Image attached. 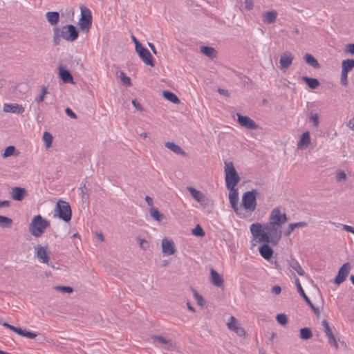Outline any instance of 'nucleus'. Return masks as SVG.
I'll use <instances>...</instances> for the list:
<instances>
[{
  "label": "nucleus",
  "mask_w": 354,
  "mask_h": 354,
  "mask_svg": "<svg viewBox=\"0 0 354 354\" xmlns=\"http://www.w3.org/2000/svg\"><path fill=\"white\" fill-rule=\"evenodd\" d=\"M60 39H61V37L59 35L58 27H55L53 28V40L54 46H57L59 44Z\"/></svg>",
  "instance_id": "44"
},
{
  "label": "nucleus",
  "mask_w": 354,
  "mask_h": 354,
  "mask_svg": "<svg viewBox=\"0 0 354 354\" xmlns=\"http://www.w3.org/2000/svg\"><path fill=\"white\" fill-rule=\"evenodd\" d=\"M201 52L211 59L215 58L217 56V51L212 47L202 46Z\"/></svg>",
  "instance_id": "28"
},
{
  "label": "nucleus",
  "mask_w": 354,
  "mask_h": 354,
  "mask_svg": "<svg viewBox=\"0 0 354 354\" xmlns=\"http://www.w3.org/2000/svg\"><path fill=\"white\" fill-rule=\"evenodd\" d=\"M258 194L257 189L246 192L242 196V205L244 209L250 212L254 211L257 206L256 196Z\"/></svg>",
  "instance_id": "6"
},
{
  "label": "nucleus",
  "mask_w": 354,
  "mask_h": 354,
  "mask_svg": "<svg viewBox=\"0 0 354 354\" xmlns=\"http://www.w3.org/2000/svg\"><path fill=\"white\" fill-rule=\"evenodd\" d=\"M54 289L63 293H72L73 292V289L71 286H56L54 287Z\"/></svg>",
  "instance_id": "41"
},
{
  "label": "nucleus",
  "mask_w": 354,
  "mask_h": 354,
  "mask_svg": "<svg viewBox=\"0 0 354 354\" xmlns=\"http://www.w3.org/2000/svg\"><path fill=\"white\" fill-rule=\"evenodd\" d=\"M154 341H157L159 343L165 345V348L167 350H173L175 347V344L171 339H167L160 335H155L153 337Z\"/></svg>",
  "instance_id": "22"
},
{
  "label": "nucleus",
  "mask_w": 354,
  "mask_h": 354,
  "mask_svg": "<svg viewBox=\"0 0 354 354\" xmlns=\"http://www.w3.org/2000/svg\"><path fill=\"white\" fill-rule=\"evenodd\" d=\"M137 241H138V243H139L140 247L142 249H143L145 250H147L149 249V244L147 240H145L144 239H141V238H138Z\"/></svg>",
  "instance_id": "48"
},
{
  "label": "nucleus",
  "mask_w": 354,
  "mask_h": 354,
  "mask_svg": "<svg viewBox=\"0 0 354 354\" xmlns=\"http://www.w3.org/2000/svg\"><path fill=\"white\" fill-rule=\"evenodd\" d=\"M210 278L212 283L216 287H222L223 285V279L220 274L214 270L213 268L210 270Z\"/></svg>",
  "instance_id": "20"
},
{
  "label": "nucleus",
  "mask_w": 354,
  "mask_h": 354,
  "mask_svg": "<svg viewBox=\"0 0 354 354\" xmlns=\"http://www.w3.org/2000/svg\"><path fill=\"white\" fill-rule=\"evenodd\" d=\"M16 151L17 150L14 146H8L6 148L2 156L6 158L11 156H18L19 153Z\"/></svg>",
  "instance_id": "35"
},
{
  "label": "nucleus",
  "mask_w": 354,
  "mask_h": 354,
  "mask_svg": "<svg viewBox=\"0 0 354 354\" xmlns=\"http://www.w3.org/2000/svg\"><path fill=\"white\" fill-rule=\"evenodd\" d=\"M310 144V132L306 131L304 132L297 143V149H303L308 147Z\"/></svg>",
  "instance_id": "24"
},
{
  "label": "nucleus",
  "mask_w": 354,
  "mask_h": 354,
  "mask_svg": "<svg viewBox=\"0 0 354 354\" xmlns=\"http://www.w3.org/2000/svg\"><path fill=\"white\" fill-rule=\"evenodd\" d=\"M293 60V56L292 55L291 53L288 51H286L283 53L281 54L280 57V66L281 69H286L288 68L290 64H292Z\"/></svg>",
  "instance_id": "17"
},
{
  "label": "nucleus",
  "mask_w": 354,
  "mask_h": 354,
  "mask_svg": "<svg viewBox=\"0 0 354 354\" xmlns=\"http://www.w3.org/2000/svg\"><path fill=\"white\" fill-rule=\"evenodd\" d=\"M37 258L41 263L48 264L49 257L47 252V248L37 245L35 248Z\"/></svg>",
  "instance_id": "13"
},
{
  "label": "nucleus",
  "mask_w": 354,
  "mask_h": 354,
  "mask_svg": "<svg viewBox=\"0 0 354 354\" xmlns=\"http://www.w3.org/2000/svg\"><path fill=\"white\" fill-rule=\"evenodd\" d=\"M319 84L318 80L315 78H311V89L317 88Z\"/></svg>",
  "instance_id": "58"
},
{
  "label": "nucleus",
  "mask_w": 354,
  "mask_h": 354,
  "mask_svg": "<svg viewBox=\"0 0 354 354\" xmlns=\"http://www.w3.org/2000/svg\"><path fill=\"white\" fill-rule=\"evenodd\" d=\"M150 216L156 221L160 222L164 220L165 215L161 213L158 208L151 207L149 209Z\"/></svg>",
  "instance_id": "26"
},
{
  "label": "nucleus",
  "mask_w": 354,
  "mask_h": 354,
  "mask_svg": "<svg viewBox=\"0 0 354 354\" xmlns=\"http://www.w3.org/2000/svg\"><path fill=\"white\" fill-rule=\"evenodd\" d=\"M162 95L165 99L173 103L179 104L180 102V100L178 96L171 91H164Z\"/></svg>",
  "instance_id": "31"
},
{
  "label": "nucleus",
  "mask_w": 354,
  "mask_h": 354,
  "mask_svg": "<svg viewBox=\"0 0 354 354\" xmlns=\"http://www.w3.org/2000/svg\"><path fill=\"white\" fill-rule=\"evenodd\" d=\"M49 225V221L38 214L33 217L29 225V231L35 237H40Z\"/></svg>",
  "instance_id": "2"
},
{
  "label": "nucleus",
  "mask_w": 354,
  "mask_h": 354,
  "mask_svg": "<svg viewBox=\"0 0 354 354\" xmlns=\"http://www.w3.org/2000/svg\"><path fill=\"white\" fill-rule=\"evenodd\" d=\"M81 17L79 26L82 30L88 32L92 25V15L91 10L84 6H81Z\"/></svg>",
  "instance_id": "7"
},
{
  "label": "nucleus",
  "mask_w": 354,
  "mask_h": 354,
  "mask_svg": "<svg viewBox=\"0 0 354 354\" xmlns=\"http://www.w3.org/2000/svg\"><path fill=\"white\" fill-rule=\"evenodd\" d=\"M162 251L167 256L174 254L176 252L174 243L171 240L164 238L162 240Z\"/></svg>",
  "instance_id": "14"
},
{
  "label": "nucleus",
  "mask_w": 354,
  "mask_h": 354,
  "mask_svg": "<svg viewBox=\"0 0 354 354\" xmlns=\"http://www.w3.org/2000/svg\"><path fill=\"white\" fill-rule=\"evenodd\" d=\"M194 296L195 299L197 301V303L201 306H203L205 304V299H203V296L200 295L196 290H193Z\"/></svg>",
  "instance_id": "45"
},
{
  "label": "nucleus",
  "mask_w": 354,
  "mask_h": 354,
  "mask_svg": "<svg viewBox=\"0 0 354 354\" xmlns=\"http://www.w3.org/2000/svg\"><path fill=\"white\" fill-rule=\"evenodd\" d=\"M10 202L9 201H0V207H9Z\"/></svg>",
  "instance_id": "64"
},
{
  "label": "nucleus",
  "mask_w": 354,
  "mask_h": 354,
  "mask_svg": "<svg viewBox=\"0 0 354 354\" xmlns=\"http://www.w3.org/2000/svg\"><path fill=\"white\" fill-rule=\"evenodd\" d=\"M281 292V288L279 286H274L272 288V292L274 295H279Z\"/></svg>",
  "instance_id": "57"
},
{
  "label": "nucleus",
  "mask_w": 354,
  "mask_h": 354,
  "mask_svg": "<svg viewBox=\"0 0 354 354\" xmlns=\"http://www.w3.org/2000/svg\"><path fill=\"white\" fill-rule=\"evenodd\" d=\"M225 183L227 187H236L240 181V177L232 162H225Z\"/></svg>",
  "instance_id": "4"
},
{
  "label": "nucleus",
  "mask_w": 354,
  "mask_h": 354,
  "mask_svg": "<svg viewBox=\"0 0 354 354\" xmlns=\"http://www.w3.org/2000/svg\"><path fill=\"white\" fill-rule=\"evenodd\" d=\"M58 30L61 38L68 41L76 40L79 35V32L76 27L72 24L64 26L62 28L58 27Z\"/></svg>",
  "instance_id": "5"
},
{
  "label": "nucleus",
  "mask_w": 354,
  "mask_h": 354,
  "mask_svg": "<svg viewBox=\"0 0 354 354\" xmlns=\"http://www.w3.org/2000/svg\"><path fill=\"white\" fill-rule=\"evenodd\" d=\"M119 77L120 78L124 85L128 86L131 85V81L130 77L127 76L124 72L120 71L119 74Z\"/></svg>",
  "instance_id": "40"
},
{
  "label": "nucleus",
  "mask_w": 354,
  "mask_h": 354,
  "mask_svg": "<svg viewBox=\"0 0 354 354\" xmlns=\"http://www.w3.org/2000/svg\"><path fill=\"white\" fill-rule=\"evenodd\" d=\"M65 113L68 116L71 117V118H77L76 114L70 108H66L65 109Z\"/></svg>",
  "instance_id": "55"
},
{
  "label": "nucleus",
  "mask_w": 354,
  "mask_h": 354,
  "mask_svg": "<svg viewBox=\"0 0 354 354\" xmlns=\"http://www.w3.org/2000/svg\"><path fill=\"white\" fill-rule=\"evenodd\" d=\"M3 110L6 113H22L24 108L18 104H4Z\"/></svg>",
  "instance_id": "19"
},
{
  "label": "nucleus",
  "mask_w": 354,
  "mask_h": 354,
  "mask_svg": "<svg viewBox=\"0 0 354 354\" xmlns=\"http://www.w3.org/2000/svg\"><path fill=\"white\" fill-rule=\"evenodd\" d=\"M59 74L64 83H73V78L70 71L64 68L62 66L59 67Z\"/></svg>",
  "instance_id": "21"
},
{
  "label": "nucleus",
  "mask_w": 354,
  "mask_h": 354,
  "mask_svg": "<svg viewBox=\"0 0 354 354\" xmlns=\"http://www.w3.org/2000/svg\"><path fill=\"white\" fill-rule=\"evenodd\" d=\"M245 8L248 10H251L254 8V3L252 0H245Z\"/></svg>",
  "instance_id": "50"
},
{
  "label": "nucleus",
  "mask_w": 354,
  "mask_h": 354,
  "mask_svg": "<svg viewBox=\"0 0 354 354\" xmlns=\"http://www.w3.org/2000/svg\"><path fill=\"white\" fill-rule=\"evenodd\" d=\"M227 189L230 190L229 193V200L230 205L233 209V210L235 212V213L238 215L241 214L240 211L241 210V208L238 206V201H239V192L238 189L235 188V187H227Z\"/></svg>",
  "instance_id": "10"
},
{
  "label": "nucleus",
  "mask_w": 354,
  "mask_h": 354,
  "mask_svg": "<svg viewBox=\"0 0 354 354\" xmlns=\"http://www.w3.org/2000/svg\"><path fill=\"white\" fill-rule=\"evenodd\" d=\"M80 189L82 194V198H84L85 196H88V194H87V188L85 184L83 186L80 187Z\"/></svg>",
  "instance_id": "60"
},
{
  "label": "nucleus",
  "mask_w": 354,
  "mask_h": 354,
  "mask_svg": "<svg viewBox=\"0 0 354 354\" xmlns=\"http://www.w3.org/2000/svg\"><path fill=\"white\" fill-rule=\"evenodd\" d=\"M138 46V47H137L138 49L136 51L137 52V53L138 54L139 57L142 60V62L146 65H149L150 66H153L154 62H153V57H152L150 52L142 46Z\"/></svg>",
  "instance_id": "12"
},
{
  "label": "nucleus",
  "mask_w": 354,
  "mask_h": 354,
  "mask_svg": "<svg viewBox=\"0 0 354 354\" xmlns=\"http://www.w3.org/2000/svg\"><path fill=\"white\" fill-rule=\"evenodd\" d=\"M345 51L354 55V44H349L346 46Z\"/></svg>",
  "instance_id": "56"
},
{
  "label": "nucleus",
  "mask_w": 354,
  "mask_h": 354,
  "mask_svg": "<svg viewBox=\"0 0 354 354\" xmlns=\"http://www.w3.org/2000/svg\"><path fill=\"white\" fill-rule=\"evenodd\" d=\"M300 337L303 339H310V328L306 327L300 330Z\"/></svg>",
  "instance_id": "47"
},
{
  "label": "nucleus",
  "mask_w": 354,
  "mask_h": 354,
  "mask_svg": "<svg viewBox=\"0 0 354 354\" xmlns=\"http://www.w3.org/2000/svg\"><path fill=\"white\" fill-rule=\"evenodd\" d=\"M259 250L260 254L266 260H269L273 254L272 248L268 244L264 243Z\"/></svg>",
  "instance_id": "23"
},
{
  "label": "nucleus",
  "mask_w": 354,
  "mask_h": 354,
  "mask_svg": "<svg viewBox=\"0 0 354 354\" xmlns=\"http://www.w3.org/2000/svg\"><path fill=\"white\" fill-rule=\"evenodd\" d=\"M187 190L189 192L192 196L197 201H204V194L196 189L195 188L192 187H187Z\"/></svg>",
  "instance_id": "27"
},
{
  "label": "nucleus",
  "mask_w": 354,
  "mask_h": 354,
  "mask_svg": "<svg viewBox=\"0 0 354 354\" xmlns=\"http://www.w3.org/2000/svg\"><path fill=\"white\" fill-rule=\"evenodd\" d=\"M165 146L170 149L174 153L185 156L187 155L186 152L178 145L171 142H167L165 143Z\"/></svg>",
  "instance_id": "25"
},
{
  "label": "nucleus",
  "mask_w": 354,
  "mask_h": 354,
  "mask_svg": "<svg viewBox=\"0 0 354 354\" xmlns=\"http://www.w3.org/2000/svg\"><path fill=\"white\" fill-rule=\"evenodd\" d=\"M278 13L276 10L264 12L262 14V21L266 24H271L276 21Z\"/></svg>",
  "instance_id": "18"
},
{
  "label": "nucleus",
  "mask_w": 354,
  "mask_h": 354,
  "mask_svg": "<svg viewBox=\"0 0 354 354\" xmlns=\"http://www.w3.org/2000/svg\"><path fill=\"white\" fill-rule=\"evenodd\" d=\"M311 66H313L315 68H317L319 66V64L317 60L313 56H311Z\"/></svg>",
  "instance_id": "62"
},
{
  "label": "nucleus",
  "mask_w": 354,
  "mask_h": 354,
  "mask_svg": "<svg viewBox=\"0 0 354 354\" xmlns=\"http://www.w3.org/2000/svg\"><path fill=\"white\" fill-rule=\"evenodd\" d=\"M276 319L279 324L282 326H285L288 323V317L285 314H278L276 317Z\"/></svg>",
  "instance_id": "43"
},
{
  "label": "nucleus",
  "mask_w": 354,
  "mask_h": 354,
  "mask_svg": "<svg viewBox=\"0 0 354 354\" xmlns=\"http://www.w3.org/2000/svg\"><path fill=\"white\" fill-rule=\"evenodd\" d=\"M133 106L138 110V111H144V109L142 107V106L137 101L136 99H133L131 102Z\"/></svg>",
  "instance_id": "49"
},
{
  "label": "nucleus",
  "mask_w": 354,
  "mask_h": 354,
  "mask_svg": "<svg viewBox=\"0 0 354 354\" xmlns=\"http://www.w3.org/2000/svg\"><path fill=\"white\" fill-rule=\"evenodd\" d=\"M311 122L313 126L317 127L319 124V116L317 113L311 115Z\"/></svg>",
  "instance_id": "51"
},
{
  "label": "nucleus",
  "mask_w": 354,
  "mask_h": 354,
  "mask_svg": "<svg viewBox=\"0 0 354 354\" xmlns=\"http://www.w3.org/2000/svg\"><path fill=\"white\" fill-rule=\"evenodd\" d=\"M288 265L290 268H292L293 270H295L299 275H304V272L303 269L295 259H291L289 261Z\"/></svg>",
  "instance_id": "32"
},
{
  "label": "nucleus",
  "mask_w": 354,
  "mask_h": 354,
  "mask_svg": "<svg viewBox=\"0 0 354 354\" xmlns=\"http://www.w3.org/2000/svg\"><path fill=\"white\" fill-rule=\"evenodd\" d=\"M15 332L17 333L19 335L26 337L30 339H33L37 337L36 333H32L30 331H27L26 330H23L21 328H18V327H16Z\"/></svg>",
  "instance_id": "33"
},
{
  "label": "nucleus",
  "mask_w": 354,
  "mask_h": 354,
  "mask_svg": "<svg viewBox=\"0 0 354 354\" xmlns=\"http://www.w3.org/2000/svg\"><path fill=\"white\" fill-rule=\"evenodd\" d=\"M303 225H306V223H302V222H299V223H290L286 231L284 232V234L285 236H288L290 235L292 231L296 229V227H300V226H303Z\"/></svg>",
  "instance_id": "37"
},
{
  "label": "nucleus",
  "mask_w": 354,
  "mask_h": 354,
  "mask_svg": "<svg viewBox=\"0 0 354 354\" xmlns=\"http://www.w3.org/2000/svg\"><path fill=\"white\" fill-rule=\"evenodd\" d=\"M198 203H200L201 205H203L204 207H205L209 205H212V201L211 200H209L208 198H207L205 195H204V201H198Z\"/></svg>",
  "instance_id": "53"
},
{
  "label": "nucleus",
  "mask_w": 354,
  "mask_h": 354,
  "mask_svg": "<svg viewBox=\"0 0 354 354\" xmlns=\"http://www.w3.org/2000/svg\"><path fill=\"white\" fill-rule=\"evenodd\" d=\"M218 92L221 94V95H223L225 96H227V97H229L230 96V93L226 89H224V88H218Z\"/></svg>",
  "instance_id": "61"
},
{
  "label": "nucleus",
  "mask_w": 354,
  "mask_h": 354,
  "mask_svg": "<svg viewBox=\"0 0 354 354\" xmlns=\"http://www.w3.org/2000/svg\"><path fill=\"white\" fill-rule=\"evenodd\" d=\"M311 310L314 312V313L319 317V309L318 307H315L312 303H311Z\"/></svg>",
  "instance_id": "63"
},
{
  "label": "nucleus",
  "mask_w": 354,
  "mask_h": 354,
  "mask_svg": "<svg viewBox=\"0 0 354 354\" xmlns=\"http://www.w3.org/2000/svg\"><path fill=\"white\" fill-rule=\"evenodd\" d=\"M11 197L15 201H21L27 196V191L21 187H15L10 192Z\"/></svg>",
  "instance_id": "16"
},
{
  "label": "nucleus",
  "mask_w": 354,
  "mask_h": 354,
  "mask_svg": "<svg viewBox=\"0 0 354 354\" xmlns=\"http://www.w3.org/2000/svg\"><path fill=\"white\" fill-rule=\"evenodd\" d=\"M351 266L349 262L344 263L339 268L337 275L336 276L334 280V283L337 285H339L342 283H343L348 277L351 270Z\"/></svg>",
  "instance_id": "11"
},
{
  "label": "nucleus",
  "mask_w": 354,
  "mask_h": 354,
  "mask_svg": "<svg viewBox=\"0 0 354 354\" xmlns=\"http://www.w3.org/2000/svg\"><path fill=\"white\" fill-rule=\"evenodd\" d=\"M250 231L254 239L259 242L270 243L276 245L281 238V227L275 225L270 222L261 225L253 223L250 225Z\"/></svg>",
  "instance_id": "1"
},
{
  "label": "nucleus",
  "mask_w": 354,
  "mask_h": 354,
  "mask_svg": "<svg viewBox=\"0 0 354 354\" xmlns=\"http://www.w3.org/2000/svg\"><path fill=\"white\" fill-rule=\"evenodd\" d=\"M54 216L59 219L68 222L71 219L72 211L70 204L62 200H59L55 205Z\"/></svg>",
  "instance_id": "3"
},
{
  "label": "nucleus",
  "mask_w": 354,
  "mask_h": 354,
  "mask_svg": "<svg viewBox=\"0 0 354 354\" xmlns=\"http://www.w3.org/2000/svg\"><path fill=\"white\" fill-rule=\"evenodd\" d=\"M237 122L242 127L246 128L250 130H256L259 128L258 124L250 117L246 115H242L237 113Z\"/></svg>",
  "instance_id": "9"
},
{
  "label": "nucleus",
  "mask_w": 354,
  "mask_h": 354,
  "mask_svg": "<svg viewBox=\"0 0 354 354\" xmlns=\"http://www.w3.org/2000/svg\"><path fill=\"white\" fill-rule=\"evenodd\" d=\"M325 335L328 338V343L335 347V349L338 348V344L336 341V339L332 332V330L330 328H327L326 330H324Z\"/></svg>",
  "instance_id": "29"
},
{
  "label": "nucleus",
  "mask_w": 354,
  "mask_h": 354,
  "mask_svg": "<svg viewBox=\"0 0 354 354\" xmlns=\"http://www.w3.org/2000/svg\"><path fill=\"white\" fill-rule=\"evenodd\" d=\"M342 68L351 71L354 68V59H348L342 61Z\"/></svg>",
  "instance_id": "38"
},
{
  "label": "nucleus",
  "mask_w": 354,
  "mask_h": 354,
  "mask_svg": "<svg viewBox=\"0 0 354 354\" xmlns=\"http://www.w3.org/2000/svg\"><path fill=\"white\" fill-rule=\"evenodd\" d=\"M343 230H346V232H349L354 234V227L352 226L348 225H342Z\"/></svg>",
  "instance_id": "59"
},
{
  "label": "nucleus",
  "mask_w": 354,
  "mask_h": 354,
  "mask_svg": "<svg viewBox=\"0 0 354 354\" xmlns=\"http://www.w3.org/2000/svg\"><path fill=\"white\" fill-rule=\"evenodd\" d=\"M227 327L230 330L234 331L239 336H244L245 332L244 329L238 325L237 319L233 317H230V320L227 323Z\"/></svg>",
  "instance_id": "15"
},
{
  "label": "nucleus",
  "mask_w": 354,
  "mask_h": 354,
  "mask_svg": "<svg viewBox=\"0 0 354 354\" xmlns=\"http://www.w3.org/2000/svg\"><path fill=\"white\" fill-rule=\"evenodd\" d=\"M340 83L342 85L346 86L348 84V76L346 75H344L341 73V77H340Z\"/></svg>",
  "instance_id": "52"
},
{
  "label": "nucleus",
  "mask_w": 354,
  "mask_h": 354,
  "mask_svg": "<svg viewBox=\"0 0 354 354\" xmlns=\"http://www.w3.org/2000/svg\"><path fill=\"white\" fill-rule=\"evenodd\" d=\"M337 181L344 180L346 178V175L344 171H339L336 176Z\"/></svg>",
  "instance_id": "54"
},
{
  "label": "nucleus",
  "mask_w": 354,
  "mask_h": 354,
  "mask_svg": "<svg viewBox=\"0 0 354 354\" xmlns=\"http://www.w3.org/2000/svg\"><path fill=\"white\" fill-rule=\"evenodd\" d=\"M12 220L7 216L0 215V226L3 228L11 227Z\"/></svg>",
  "instance_id": "36"
},
{
  "label": "nucleus",
  "mask_w": 354,
  "mask_h": 354,
  "mask_svg": "<svg viewBox=\"0 0 354 354\" xmlns=\"http://www.w3.org/2000/svg\"><path fill=\"white\" fill-rule=\"evenodd\" d=\"M287 221V217L285 213H281V210L279 208H274L272 210L269 222L275 225L281 227Z\"/></svg>",
  "instance_id": "8"
},
{
  "label": "nucleus",
  "mask_w": 354,
  "mask_h": 354,
  "mask_svg": "<svg viewBox=\"0 0 354 354\" xmlns=\"http://www.w3.org/2000/svg\"><path fill=\"white\" fill-rule=\"evenodd\" d=\"M46 17L47 21L53 26L57 24L59 19V15L57 12H48Z\"/></svg>",
  "instance_id": "30"
},
{
  "label": "nucleus",
  "mask_w": 354,
  "mask_h": 354,
  "mask_svg": "<svg viewBox=\"0 0 354 354\" xmlns=\"http://www.w3.org/2000/svg\"><path fill=\"white\" fill-rule=\"evenodd\" d=\"M47 93V88L45 86H42L41 88V94L35 97V101L37 103L42 102L44 100V97Z\"/></svg>",
  "instance_id": "42"
},
{
  "label": "nucleus",
  "mask_w": 354,
  "mask_h": 354,
  "mask_svg": "<svg viewBox=\"0 0 354 354\" xmlns=\"http://www.w3.org/2000/svg\"><path fill=\"white\" fill-rule=\"evenodd\" d=\"M295 284L297 286V291L299 293L300 296L302 297L305 299V301L307 302L308 304L310 305V299L305 293V292L300 283L299 279L298 278H297L295 279Z\"/></svg>",
  "instance_id": "34"
},
{
  "label": "nucleus",
  "mask_w": 354,
  "mask_h": 354,
  "mask_svg": "<svg viewBox=\"0 0 354 354\" xmlns=\"http://www.w3.org/2000/svg\"><path fill=\"white\" fill-rule=\"evenodd\" d=\"M53 136L49 132H44L43 134V140L44 141L46 147H50L53 142Z\"/></svg>",
  "instance_id": "39"
},
{
  "label": "nucleus",
  "mask_w": 354,
  "mask_h": 354,
  "mask_svg": "<svg viewBox=\"0 0 354 354\" xmlns=\"http://www.w3.org/2000/svg\"><path fill=\"white\" fill-rule=\"evenodd\" d=\"M192 234L197 236H205V232L203 230V228L201 227L200 225H197L193 230H192Z\"/></svg>",
  "instance_id": "46"
}]
</instances>
